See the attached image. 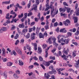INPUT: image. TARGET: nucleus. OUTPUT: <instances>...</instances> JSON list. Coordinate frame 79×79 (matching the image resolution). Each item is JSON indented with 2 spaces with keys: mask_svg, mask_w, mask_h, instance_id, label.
I'll return each instance as SVG.
<instances>
[{
  "mask_svg": "<svg viewBox=\"0 0 79 79\" xmlns=\"http://www.w3.org/2000/svg\"><path fill=\"white\" fill-rule=\"evenodd\" d=\"M78 7V4L76 3V5L75 6V8L76 10L75 14L76 16H79V8Z\"/></svg>",
  "mask_w": 79,
  "mask_h": 79,
  "instance_id": "f257e3e1",
  "label": "nucleus"
},
{
  "mask_svg": "<svg viewBox=\"0 0 79 79\" xmlns=\"http://www.w3.org/2000/svg\"><path fill=\"white\" fill-rule=\"evenodd\" d=\"M43 64H44L45 66H47V67L49 66L50 64V63H49V62L46 61L44 60L43 61Z\"/></svg>",
  "mask_w": 79,
  "mask_h": 79,
  "instance_id": "f03ea898",
  "label": "nucleus"
},
{
  "mask_svg": "<svg viewBox=\"0 0 79 79\" xmlns=\"http://www.w3.org/2000/svg\"><path fill=\"white\" fill-rule=\"evenodd\" d=\"M48 73L51 74H56V71L55 69H52V71L48 72Z\"/></svg>",
  "mask_w": 79,
  "mask_h": 79,
  "instance_id": "7ed1b4c3",
  "label": "nucleus"
},
{
  "mask_svg": "<svg viewBox=\"0 0 79 79\" xmlns=\"http://www.w3.org/2000/svg\"><path fill=\"white\" fill-rule=\"evenodd\" d=\"M67 9V7L66 6L64 7V8H60L59 9V11L60 12H65L66 10Z\"/></svg>",
  "mask_w": 79,
  "mask_h": 79,
  "instance_id": "20e7f679",
  "label": "nucleus"
},
{
  "mask_svg": "<svg viewBox=\"0 0 79 79\" xmlns=\"http://www.w3.org/2000/svg\"><path fill=\"white\" fill-rule=\"evenodd\" d=\"M46 25L44 27L45 29L47 30L49 29V25H48V24H49V22H48V21L47 20L46 21Z\"/></svg>",
  "mask_w": 79,
  "mask_h": 79,
  "instance_id": "39448f33",
  "label": "nucleus"
},
{
  "mask_svg": "<svg viewBox=\"0 0 79 79\" xmlns=\"http://www.w3.org/2000/svg\"><path fill=\"white\" fill-rule=\"evenodd\" d=\"M50 49V47H48V48L46 49L45 50V58H47L48 57V50Z\"/></svg>",
  "mask_w": 79,
  "mask_h": 79,
  "instance_id": "423d86ee",
  "label": "nucleus"
},
{
  "mask_svg": "<svg viewBox=\"0 0 79 79\" xmlns=\"http://www.w3.org/2000/svg\"><path fill=\"white\" fill-rule=\"evenodd\" d=\"M60 32L62 33H66L67 32V30H66V28H63L60 30Z\"/></svg>",
  "mask_w": 79,
  "mask_h": 79,
  "instance_id": "0eeeda50",
  "label": "nucleus"
},
{
  "mask_svg": "<svg viewBox=\"0 0 79 79\" xmlns=\"http://www.w3.org/2000/svg\"><path fill=\"white\" fill-rule=\"evenodd\" d=\"M16 52L18 53V54L19 55H22V52L20 49L18 48H17V49H15Z\"/></svg>",
  "mask_w": 79,
  "mask_h": 79,
  "instance_id": "6e6552de",
  "label": "nucleus"
},
{
  "mask_svg": "<svg viewBox=\"0 0 79 79\" xmlns=\"http://www.w3.org/2000/svg\"><path fill=\"white\" fill-rule=\"evenodd\" d=\"M38 18H37L36 17L35 18V21H36V22H38L39 19H40V13H39L38 15Z\"/></svg>",
  "mask_w": 79,
  "mask_h": 79,
  "instance_id": "1a4fd4ad",
  "label": "nucleus"
},
{
  "mask_svg": "<svg viewBox=\"0 0 79 79\" xmlns=\"http://www.w3.org/2000/svg\"><path fill=\"white\" fill-rule=\"evenodd\" d=\"M37 52L39 54H40L42 52V50L41 48L40 47H38Z\"/></svg>",
  "mask_w": 79,
  "mask_h": 79,
  "instance_id": "9d476101",
  "label": "nucleus"
},
{
  "mask_svg": "<svg viewBox=\"0 0 79 79\" xmlns=\"http://www.w3.org/2000/svg\"><path fill=\"white\" fill-rule=\"evenodd\" d=\"M35 34L34 33L31 34V39L32 40H33L34 39H35Z\"/></svg>",
  "mask_w": 79,
  "mask_h": 79,
  "instance_id": "9b49d317",
  "label": "nucleus"
},
{
  "mask_svg": "<svg viewBox=\"0 0 79 79\" xmlns=\"http://www.w3.org/2000/svg\"><path fill=\"white\" fill-rule=\"evenodd\" d=\"M32 30L33 31H35V26L33 27L32 28H31L29 29V32H31L32 31Z\"/></svg>",
  "mask_w": 79,
  "mask_h": 79,
  "instance_id": "f8f14e48",
  "label": "nucleus"
},
{
  "mask_svg": "<svg viewBox=\"0 0 79 79\" xmlns=\"http://www.w3.org/2000/svg\"><path fill=\"white\" fill-rule=\"evenodd\" d=\"M69 52V48H67V49L66 50H64L63 51V53H64V54H65V55H68V53Z\"/></svg>",
  "mask_w": 79,
  "mask_h": 79,
  "instance_id": "ddd939ff",
  "label": "nucleus"
},
{
  "mask_svg": "<svg viewBox=\"0 0 79 79\" xmlns=\"http://www.w3.org/2000/svg\"><path fill=\"white\" fill-rule=\"evenodd\" d=\"M79 61L77 60V63H75L74 64V66L75 68H79Z\"/></svg>",
  "mask_w": 79,
  "mask_h": 79,
  "instance_id": "4468645a",
  "label": "nucleus"
},
{
  "mask_svg": "<svg viewBox=\"0 0 79 79\" xmlns=\"http://www.w3.org/2000/svg\"><path fill=\"white\" fill-rule=\"evenodd\" d=\"M2 55L3 56H5V50L4 48H2Z\"/></svg>",
  "mask_w": 79,
  "mask_h": 79,
  "instance_id": "2eb2a0df",
  "label": "nucleus"
},
{
  "mask_svg": "<svg viewBox=\"0 0 79 79\" xmlns=\"http://www.w3.org/2000/svg\"><path fill=\"white\" fill-rule=\"evenodd\" d=\"M50 74V73H48L47 74L46 73H45L44 74V76H45V77L46 79H49V77H50V75H49V74Z\"/></svg>",
  "mask_w": 79,
  "mask_h": 79,
  "instance_id": "dca6fc26",
  "label": "nucleus"
},
{
  "mask_svg": "<svg viewBox=\"0 0 79 79\" xmlns=\"http://www.w3.org/2000/svg\"><path fill=\"white\" fill-rule=\"evenodd\" d=\"M69 38H68L67 39H65L64 40V42L65 43V44H68L69 42Z\"/></svg>",
  "mask_w": 79,
  "mask_h": 79,
  "instance_id": "f3484780",
  "label": "nucleus"
},
{
  "mask_svg": "<svg viewBox=\"0 0 79 79\" xmlns=\"http://www.w3.org/2000/svg\"><path fill=\"white\" fill-rule=\"evenodd\" d=\"M19 64L20 66H23L24 65V63L21 60H19Z\"/></svg>",
  "mask_w": 79,
  "mask_h": 79,
  "instance_id": "a211bd4d",
  "label": "nucleus"
},
{
  "mask_svg": "<svg viewBox=\"0 0 79 79\" xmlns=\"http://www.w3.org/2000/svg\"><path fill=\"white\" fill-rule=\"evenodd\" d=\"M53 4H54V2H50V5L49 7L51 9L53 8Z\"/></svg>",
  "mask_w": 79,
  "mask_h": 79,
  "instance_id": "6ab92c4d",
  "label": "nucleus"
},
{
  "mask_svg": "<svg viewBox=\"0 0 79 79\" xmlns=\"http://www.w3.org/2000/svg\"><path fill=\"white\" fill-rule=\"evenodd\" d=\"M61 58H64V60H65V61H68V59L66 58V55H63V56L61 55Z\"/></svg>",
  "mask_w": 79,
  "mask_h": 79,
  "instance_id": "aec40b11",
  "label": "nucleus"
},
{
  "mask_svg": "<svg viewBox=\"0 0 79 79\" xmlns=\"http://www.w3.org/2000/svg\"><path fill=\"white\" fill-rule=\"evenodd\" d=\"M47 43L48 42L49 44H52V41L51 40V38H49L48 39V41H47Z\"/></svg>",
  "mask_w": 79,
  "mask_h": 79,
  "instance_id": "412c9836",
  "label": "nucleus"
},
{
  "mask_svg": "<svg viewBox=\"0 0 79 79\" xmlns=\"http://www.w3.org/2000/svg\"><path fill=\"white\" fill-rule=\"evenodd\" d=\"M19 27L20 28H24V23H22V24H19Z\"/></svg>",
  "mask_w": 79,
  "mask_h": 79,
  "instance_id": "4be33fe9",
  "label": "nucleus"
},
{
  "mask_svg": "<svg viewBox=\"0 0 79 79\" xmlns=\"http://www.w3.org/2000/svg\"><path fill=\"white\" fill-rule=\"evenodd\" d=\"M10 1H9L3 2H2L3 5L4 4H6V5H8V4H10Z\"/></svg>",
  "mask_w": 79,
  "mask_h": 79,
  "instance_id": "5701e85b",
  "label": "nucleus"
},
{
  "mask_svg": "<svg viewBox=\"0 0 79 79\" xmlns=\"http://www.w3.org/2000/svg\"><path fill=\"white\" fill-rule=\"evenodd\" d=\"M33 44L34 45L35 50L36 51V50H37V44L34 43Z\"/></svg>",
  "mask_w": 79,
  "mask_h": 79,
  "instance_id": "b1692460",
  "label": "nucleus"
},
{
  "mask_svg": "<svg viewBox=\"0 0 79 79\" xmlns=\"http://www.w3.org/2000/svg\"><path fill=\"white\" fill-rule=\"evenodd\" d=\"M76 51H74V52H73L72 56L73 58H74V57H75V56H76Z\"/></svg>",
  "mask_w": 79,
  "mask_h": 79,
  "instance_id": "393cba45",
  "label": "nucleus"
},
{
  "mask_svg": "<svg viewBox=\"0 0 79 79\" xmlns=\"http://www.w3.org/2000/svg\"><path fill=\"white\" fill-rule=\"evenodd\" d=\"M2 31L3 32V31H7V28H6V27H2L1 28Z\"/></svg>",
  "mask_w": 79,
  "mask_h": 79,
  "instance_id": "a878e982",
  "label": "nucleus"
},
{
  "mask_svg": "<svg viewBox=\"0 0 79 79\" xmlns=\"http://www.w3.org/2000/svg\"><path fill=\"white\" fill-rule=\"evenodd\" d=\"M26 47H27V49H28L29 51H31V48L29 47V44H27L26 45Z\"/></svg>",
  "mask_w": 79,
  "mask_h": 79,
  "instance_id": "bb28decb",
  "label": "nucleus"
},
{
  "mask_svg": "<svg viewBox=\"0 0 79 79\" xmlns=\"http://www.w3.org/2000/svg\"><path fill=\"white\" fill-rule=\"evenodd\" d=\"M39 37H40V39H41V38H44V35H43V34H42V33H39Z\"/></svg>",
  "mask_w": 79,
  "mask_h": 79,
  "instance_id": "cd10ccee",
  "label": "nucleus"
},
{
  "mask_svg": "<svg viewBox=\"0 0 79 79\" xmlns=\"http://www.w3.org/2000/svg\"><path fill=\"white\" fill-rule=\"evenodd\" d=\"M34 9V10L35 11V12L37 11V5H35L34 6V7L33 8Z\"/></svg>",
  "mask_w": 79,
  "mask_h": 79,
  "instance_id": "c85d7f7f",
  "label": "nucleus"
},
{
  "mask_svg": "<svg viewBox=\"0 0 79 79\" xmlns=\"http://www.w3.org/2000/svg\"><path fill=\"white\" fill-rule=\"evenodd\" d=\"M74 23H76L77 22V20H78V18L77 17H75L74 18Z\"/></svg>",
  "mask_w": 79,
  "mask_h": 79,
  "instance_id": "c756f323",
  "label": "nucleus"
},
{
  "mask_svg": "<svg viewBox=\"0 0 79 79\" xmlns=\"http://www.w3.org/2000/svg\"><path fill=\"white\" fill-rule=\"evenodd\" d=\"M12 64H13V63L11 62H8L7 64V66H11Z\"/></svg>",
  "mask_w": 79,
  "mask_h": 79,
  "instance_id": "7c9ffc66",
  "label": "nucleus"
},
{
  "mask_svg": "<svg viewBox=\"0 0 79 79\" xmlns=\"http://www.w3.org/2000/svg\"><path fill=\"white\" fill-rule=\"evenodd\" d=\"M51 38L52 39V40L53 41V43L56 42L55 41H56V38H55V37H53Z\"/></svg>",
  "mask_w": 79,
  "mask_h": 79,
  "instance_id": "2f4dec72",
  "label": "nucleus"
},
{
  "mask_svg": "<svg viewBox=\"0 0 79 79\" xmlns=\"http://www.w3.org/2000/svg\"><path fill=\"white\" fill-rule=\"evenodd\" d=\"M44 60V59L43 58H42V56H39V60H40V61H43Z\"/></svg>",
  "mask_w": 79,
  "mask_h": 79,
  "instance_id": "473e14b6",
  "label": "nucleus"
},
{
  "mask_svg": "<svg viewBox=\"0 0 79 79\" xmlns=\"http://www.w3.org/2000/svg\"><path fill=\"white\" fill-rule=\"evenodd\" d=\"M9 16H10V14H9V13H7L6 15V19H8L9 20L10 19V17H9Z\"/></svg>",
  "mask_w": 79,
  "mask_h": 79,
  "instance_id": "72a5a7b5",
  "label": "nucleus"
},
{
  "mask_svg": "<svg viewBox=\"0 0 79 79\" xmlns=\"http://www.w3.org/2000/svg\"><path fill=\"white\" fill-rule=\"evenodd\" d=\"M23 13H22L21 15H18V18H19V19H20V18H23Z\"/></svg>",
  "mask_w": 79,
  "mask_h": 79,
  "instance_id": "f704fd0d",
  "label": "nucleus"
},
{
  "mask_svg": "<svg viewBox=\"0 0 79 79\" xmlns=\"http://www.w3.org/2000/svg\"><path fill=\"white\" fill-rule=\"evenodd\" d=\"M35 3L36 5H38L40 3L39 0H35Z\"/></svg>",
  "mask_w": 79,
  "mask_h": 79,
  "instance_id": "c9c22d12",
  "label": "nucleus"
},
{
  "mask_svg": "<svg viewBox=\"0 0 79 79\" xmlns=\"http://www.w3.org/2000/svg\"><path fill=\"white\" fill-rule=\"evenodd\" d=\"M68 71L69 72H71V71H72V72L73 73H75V71H74V70L73 69H70L68 70Z\"/></svg>",
  "mask_w": 79,
  "mask_h": 79,
  "instance_id": "e433bc0d",
  "label": "nucleus"
},
{
  "mask_svg": "<svg viewBox=\"0 0 79 79\" xmlns=\"http://www.w3.org/2000/svg\"><path fill=\"white\" fill-rule=\"evenodd\" d=\"M53 44L55 47H56V48H57V47L58 46V44L56 43V42L53 43Z\"/></svg>",
  "mask_w": 79,
  "mask_h": 79,
  "instance_id": "4c0bfd02",
  "label": "nucleus"
},
{
  "mask_svg": "<svg viewBox=\"0 0 79 79\" xmlns=\"http://www.w3.org/2000/svg\"><path fill=\"white\" fill-rule=\"evenodd\" d=\"M58 42L59 43H61V42H64V39H63V38H62L60 40H58Z\"/></svg>",
  "mask_w": 79,
  "mask_h": 79,
  "instance_id": "58836bf2",
  "label": "nucleus"
},
{
  "mask_svg": "<svg viewBox=\"0 0 79 79\" xmlns=\"http://www.w3.org/2000/svg\"><path fill=\"white\" fill-rule=\"evenodd\" d=\"M42 46L44 49L45 48L47 47V45L45 44H43Z\"/></svg>",
  "mask_w": 79,
  "mask_h": 79,
  "instance_id": "ea45409f",
  "label": "nucleus"
},
{
  "mask_svg": "<svg viewBox=\"0 0 79 79\" xmlns=\"http://www.w3.org/2000/svg\"><path fill=\"white\" fill-rule=\"evenodd\" d=\"M44 36H45L46 37H47L48 35V34H47V31H45L43 34Z\"/></svg>",
  "mask_w": 79,
  "mask_h": 79,
  "instance_id": "a19ab883",
  "label": "nucleus"
},
{
  "mask_svg": "<svg viewBox=\"0 0 79 79\" xmlns=\"http://www.w3.org/2000/svg\"><path fill=\"white\" fill-rule=\"evenodd\" d=\"M29 37H30V33H28L26 36V39H29Z\"/></svg>",
  "mask_w": 79,
  "mask_h": 79,
  "instance_id": "79ce46f5",
  "label": "nucleus"
},
{
  "mask_svg": "<svg viewBox=\"0 0 79 79\" xmlns=\"http://www.w3.org/2000/svg\"><path fill=\"white\" fill-rule=\"evenodd\" d=\"M14 22V23H16V19H12V21H10V23H13Z\"/></svg>",
  "mask_w": 79,
  "mask_h": 79,
  "instance_id": "37998d69",
  "label": "nucleus"
},
{
  "mask_svg": "<svg viewBox=\"0 0 79 79\" xmlns=\"http://www.w3.org/2000/svg\"><path fill=\"white\" fill-rule=\"evenodd\" d=\"M18 37H19V35L17 34L14 37V39H18Z\"/></svg>",
  "mask_w": 79,
  "mask_h": 79,
  "instance_id": "c03bdc74",
  "label": "nucleus"
},
{
  "mask_svg": "<svg viewBox=\"0 0 79 79\" xmlns=\"http://www.w3.org/2000/svg\"><path fill=\"white\" fill-rule=\"evenodd\" d=\"M19 43V40H17L15 42V45H17Z\"/></svg>",
  "mask_w": 79,
  "mask_h": 79,
  "instance_id": "a18cd8bd",
  "label": "nucleus"
},
{
  "mask_svg": "<svg viewBox=\"0 0 79 79\" xmlns=\"http://www.w3.org/2000/svg\"><path fill=\"white\" fill-rule=\"evenodd\" d=\"M40 66H41L43 69H45V66H44V64H40Z\"/></svg>",
  "mask_w": 79,
  "mask_h": 79,
  "instance_id": "49530a36",
  "label": "nucleus"
},
{
  "mask_svg": "<svg viewBox=\"0 0 79 79\" xmlns=\"http://www.w3.org/2000/svg\"><path fill=\"white\" fill-rule=\"evenodd\" d=\"M67 35L68 36H71L72 35V33L70 32H68Z\"/></svg>",
  "mask_w": 79,
  "mask_h": 79,
  "instance_id": "de8ad7c7",
  "label": "nucleus"
},
{
  "mask_svg": "<svg viewBox=\"0 0 79 79\" xmlns=\"http://www.w3.org/2000/svg\"><path fill=\"white\" fill-rule=\"evenodd\" d=\"M66 10L67 13H69V12H70L71 10V9L70 8L67 7Z\"/></svg>",
  "mask_w": 79,
  "mask_h": 79,
  "instance_id": "09e8293b",
  "label": "nucleus"
},
{
  "mask_svg": "<svg viewBox=\"0 0 79 79\" xmlns=\"http://www.w3.org/2000/svg\"><path fill=\"white\" fill-rule=\"evenodd\" d=\"M24 42V39H22L20 40V44H23Z\"/></svg>",
  "mask_w": 79,
  "mask_h": 79,
  "instance_id": "8fccbe9b",
  "label": "nucleus"
},
{
  "mask_svg": "<svg viewBox=\"0 0 79 79\" xmlns=\"http://www.w3.org/2000/svg\"><path fill=\"white\" fill-rule=\"evenodd\" d=\"M12 53H13V55L15 56H16V55H17V53H16V52L15 50L13 51Z\"/></svg>",
  "mask_w": 79,
  "mask_h": 79,
  "instance_id": "3c124183",
  "label": "nucleus"
},
{
  "mask_svg": "<svg viewBox=\"0 0 79 79\" xmlns=\"http://www.w3.org/2000/svg\"><path fill=\"white\" fill-rule=\"evenodd\" d=\"M79 34V31L77 30V31L75 33V35H78Z\"/></svg>",
  "mask_w": 79,
  "mask_h": 79,
  "instance_id": "603ef678",
  "label": "nucleus"
},
{
  "mask_svg": "<svg viewBox=\"0 0 79 79\" xmlns=\"http://www.w3.org/2000/svg\"><path fill=\"white\" fill-rule=\"evenodd\" d=\"M33 64L35 66H39V64L37 63V62H35Z\"/></svg>",
  "mask_w": 79,
  "mask_h": 79,
  "instance_id": "864d4df0",
  "label": "nucleus"
},
{
  "mask_svg": "<svg viewBox=\"0 0 79 79\" xmlns=\"http://www.w3.org/2000/svg\"><path fill=\"white\" fill-rule=\"evenodd\" d=\"M24 15L25 16L24 18L26 19V18H27V13H25L24 14Z\"/></svg>",
  "mask_w": 79,
  "mask_h": 79,
  "instance_id": "5fc2aeb1",
  "label": "nucleus"
},
{
  "mask_svg": "<svg viewBox=\"0 0 79 79\" xmlns=\"http://www.w3.org/2000/svg\"><path fill=\"white\" fill-rule=\"evenodd\" d=\"M72 44H74L76 46H77V45H78V44H77V42H73L72 43Z\"/></svg>",
  "mask_w": 79,
  "mask_h": 79,
  "instance_id": "6e6d98bb",
  "label": "nucleus"
},
{
  "mask_svg": "<svg viewBox=\"0 0 79 79\" xmlns=\"http://www.w3.org/2000/svg\"><path fill=\"white\" fill-rule=\"evenodd\" d=\"M59 71H63L65 69L64 68L63 69V68H59L58 69Z\"/></svg>",
  "mask_w": 79,
  "mask_h": 79,
  "instance_id": "4d7b16f0",
  "label": "nucleus"
},
{
  "mask_svg": "<svg viewBox=\"0 0 79 79\" xmlns=\"http://www.w3.org/2000/svg\"><path fill=\"white\" fill-rule=\"evenodd\" d=\"M33 58L34 60H35V61H37V60H38V58H37V57L35 56L33 57Z\"/></svg>",
  "mask_w": 79,
  "mask_h": 79,
  "instance_id": "13d9d810",
  "label": "nucleus"
},
{
  "mask_svg": "<svg viewBox=\"0 0 79 79\" xmlns=\"http://www.w3.org/2000/svg\"><path fill=\"white\" fill-rule=\"evenodd\" d=\"M63 4L64 5H65V6H68V5L66 2H63Z\"/></svg>",
  "mask_w": 79,
  "mask_h": 79,
  "instance_id": "bf43d9fd",
  "label": "nucleus"
},
{
  "mask_svg": "<svg viewBox=\"0 0 79 79\" xmlns=\"http://www.w3.org/2000/svg\"><path fill=\"white\" fill-rule=\"evenodd\" d=\"M4 77L5 78V79H6L7 78V75L6 74H5V73H4Z\"/></svg>",
  "mask_w": 79,
  "mask_h": 79,
  "instance_id": "052dcab7",
  "label": "nucleus"
},
{
  "mask_svg": "<svg viewBox=\"0 0 79 79\" xmlns=\"http://www.w3.org/2000/svg\"><path fill=\"white\" fill-rule=\"evenodd\" d=\"M15 29H16V26H13V27H12L11 28V30H14Z\"/></svg>",
  "mask_w": 79,
  "mask_h": 79,
  "instance_id": "680f3d73",
  "label": "nucleus"
},
{
  "mask_svg": "<svg viewBox=\"0 0 79 79\" xmlns=\"http://www.w3.org/2000/svg\"><path fill=\"white\" fill-rule=\"evenodd\" d=\"M54 26L55 27H56L58 26V22H56L54 23Z\"/></svg>",
  "mask_w": 79,
  "mask_h": 79,
  "instance_id": "e2e57ef3",
  "label": "nucleus"
},
{
  "mask_svg": "<svg viewBox=\"0 0 79 79\" xmlns=\"http://www.w3.org/2000/svg\"><path fill=\"white\" fill-rule=\"evenodd\" d=\"M35 22H32L30 24L31 26H33V25H34V24H35Z\"/></svg>",
  "mask_w": 79,
  "mask_h": 79,
  "instance_id": "0e129e2a",
  "label": "nucleus"
},
{
  "mask_svg": "<svg viewBox=\"0 0 79 79\" xmlns=\"http://www.w3.org/2000/svg\"><path fill=\"white\" fill-rule=\"evenodd\" d=\"M10 14H11V15H15V12H13V10H12L10 12Z\"/></svg>",
  "mask_w": 79,
  "mask_h": 79,
  "instance_id": "69168bd1",
  "label": "nucleus"
},
{
  "mask_svg": "<svg viewBox=\"0 0 79 79\" xmlns=\"http://www.w3.org/2000/svg\"><path fill=\"white\" fill-rule=\"evenodd\" d=\"M23 32H27V29H24L23 30Z\"/></svg>",
  "mask_w": 79,
  "mask_h": 79,
  "instance_id": "338daca9",
  "label": "nucleus"
},
{
  "mask_svg": "<svg viewBox=\"0 0 79 79\" xmlns=\"http://www.w3.org/2000/svg\"><path fill=\"white\" fill-rule=\"evenodd\" d=\"M56 48H54V49L52 50V53H54L55 51H56Z\"/></svg>",
  "mask_w": 79,
  "mask_h": 79,
  "instance_id": "774afa93",
  "label": "nucleus"
}]
</instances>
